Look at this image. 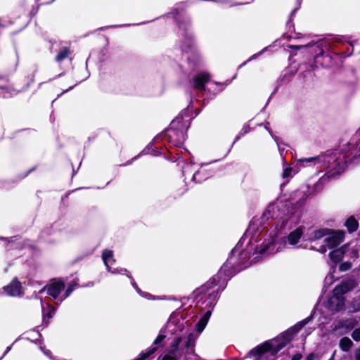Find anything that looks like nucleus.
I'll use <instances>...</instances> for the list:
<instances>
[{
	"mask_svg": "<svg viewBox=\"0 0 360 360\" xmlns=\"http://www.w3.org/2000/svg\"><path fill=\"white\" fill-rule=\"evenodd\" d=\"M143 154H150L158 156L162 154L160 149L154 146V143L150 142L142 151Z\"/></svg>",
	"mask_w": 360,
	"mask_h": 360,
	"instance_id": "5701e85b",
	"label": "nucleus"
},
{
	"mask_svg": "<svg viewBox=\"0 0 360 360\" xmlns=\"http://www.w3.org/2000/svg\"><path fill=\"white\" fill-rule=\"evenodd\" d=\"M319 157L317 156V157H311V158H304V159H301L300 161L301 162H314V161H316L318 160H319Z\"/></svg>",
	"mask_w": 360,
	"mask_h": 360,
	"instance_id": "79ce46f5",
	"label": "nucleus"
},
{
	"mask_svg": "<svg viewBox=\"0 0 360 360\" xmlns=\"http://www.w3.org/2000/svg\"><path fill=\"white\" fill-rule=\"evenodd\" d=\"M354 359L355 360H360V347L355 350Z\"/></svg>",
	"mask_w": 360,
	"mask_h": 360,
	"instance_id": "a18cd8bd",
	"label": "nucleus"
},
{
	"mask_svg": "<svg viewBox=\"0 0 360 360\" xmlns=\"http://www.w3.org/2000/svg\"><path fill=\"white\" fill-rule=\"evenodd\" d=\"M74 290H75V285L70 284L68 286V288L63 295V298L60 301H62V300L66 299L68 297H69Z\"/></svg>",
	"mask_w": 360,
	"mask_h": 360,
	"instance_id": "f704fd0d",
	"label": "nucleus"
},
{
	"mask_svg": "<svg viewBox=\"0 0 360 360\" xmlns=\"http://www.w3.org/2000/svg\"><path fill=\"white\" fill-rule=\"evenodd\" d=\"M274 246V243L273 241H264L258 250V252L261 255L267 253L269 252L271 247Z\"/></svg>",
	"mask_w": 360,
	"mask_h": 360,
	"instance_id": "bb28decb",
	"label": "nucleus"
},
{
	"mask_svg": "<svg viewBox=\"0 0 360 360\" xmlns=\"http://www.w3.org/2000/svg\"><path fill=\"white\" fill-rule=\"evenodd\" d=\"M248 127H243L240 131L239 132V134L236 136L235 138V140L233 141V143H235L236 142H237L243 135H245V134H247L248 132Z\"/></svg>",
	"mask_w": 360,
	"mask_h": 360,
	"instance_id": "e433bc0d",
	"label": "nucleus"
},
{
	"mask_svg": "<svg viewBox=\"0 0 360 360\" xmlns=\"http://www.w3.org/2000/svg\"><path fill=\"white\" fill-rule=\"evenodd\" d=\"M0 240H4V241H8V243L11 242V240L8 238L0 237Z\"/></svg>",
	"mask_w": 360,
	"mask_h": 360,
	"instance_id": "603ef678",
	"label": "nucleus"
},
{
	"mask_svg": "<svg viewBox=\"0 0 360 360\" xmlns=\"http://www.w3.org/2000/svg\"><path fill=\"white\" fill-rule=\"evenodd\" d=\"M122 271H123L124 273H127L128 271L126 269H124L122 270Z\"/></svg>",
	"mask_w": 360,
	"mask_h": 360,
	"instance_id": "13d9d810",
	"label": "nucleus"
},
{
	"mask_svg": "<svg viewBox=\"0 0 360 360\" xmlns=\"http://www.w3.org/2000/svg\"><path fill=\"white\" fill-rule=\"evenodd\" d=\"M22 284L18 280V278H14L12 281L7 285L3 287V290L4 292L9 296H19L22 294Z\"/></svg>",
	"mask_w": 360,
	"mask_h": 360,
	"instance_id": "9d476101",
	"label": "nucleus"
},
{
	"mask_svg": "<svg viewBox=\"0 0 360 360\" xmlns=\"http://www.w3.org/2000/svg\"><path fill=\"white\" fill-rule=\"evenodd\" d=\"M340 348L343 352H348L353 345L352 341L348 337H343L340 340Z\"/></svg>",
	"mask_w": 360,
	"mask_h": 360,
	"instance_id": "393cba45",
	"label": "nucleus"
},
{
	"mask_svg": "<svg viewBox=\"0 0 360 360\" xmlns=\"http://www.w3.org/2000/svg\"><path fill=\"white\" fill-rule=\"evenodd\" d=\"M36 169V167H32L31 169H28L26 172L25 173H21V174H19L18 175H16L15 176V180L13 181V182H16V181H20L23 179H25L26 176H27L32 172H33L34 170H35Z\"/></svg>",
	"mask_w": 360,
	"mask_h": 360,
	"instance_id": "7c9ffc66",
	"label": "nucleus"
},
{
	"mask_svg": "<svg viewBox=\"0 0 360 360\" xmlns=\"http://www.w3.org/2000/svg\"><path fill=\"white\" fill-rule=\"evenodd\" d=\"M292 172V167H285L283 169V174H282V177L283 179L289 177L291 175Z\"/></svg>",
	"mask_w": 360,
	"mask_h": 360,
	"instance_id": "4c0bfd02",
	"label": "nucleus"
},
{
	"mask_svg": "<svg viewBox=\"0 0 360 360\" xmlns=\"http://www.w3.org/2000/svg\"><path fill=\"white\" fill-rule=\"evenodd\" d=\"M211 311L207 310L202 316L199 319L195 326V329L198 333H200L205 329L207 322L211 316Z\"/></svg>",
	"mask_w": 360,
	"mask_h": 360,
	"instance_id": "f3484780",
	"label": "nucleus"
},
{
	"mask_svg": "<svg viewBox=\"0 0 360 360\" xmlns=\"http://www.w3.org/2000/svg\"><path fill=\"white\" fill-rule=\"evenodd\" d=\"M174 355L168 352L162 356V360H178V358L174 356Z\"/></svg>",
	"mask_w": 360,
	"mask_h": 360,
	"instance_id": "ea45409f",
	"label": "nucleus"
},
{
	"mask_svg": "<svg viewBox=\"0 0 360 360\" xmlns=\"http://www.w3.org/2000/svg\"><path fill=\"white\" fill-rule=\"evenodd\" d=\"M319 359V356L317 354H315L314 353H310L306 356V360H315Z\"/></svg>",
	"mask_w": 360,
	"mask_h": 360,
	"instance_id": "37998d69",
	"label": "nucleus"
},
{
	"mask_svg": "<svg viewBox=\"0 0 360 360\" xmlns=\"http://www.w3.org/2000/svg\"><path fill=\"white\" fill-rule=\"evenodd\" d=\"M358 285L356 281L354 278H347L343 280L340 284L336 285L333 290L337 295L343 296L347 292L353 290Z\"/></svg>",
	"mask_w": 360,
	"mask_h": 360,
	"instance_id": "1a4fd4ad",
	"label": "nucleus"
},
{
	"mask_svg": "<svg viewBox=\"0 0 360 360\" xmlns=\"http://www.w3.org/2000/svg\"><path fill=\"white\" fill-rule=\"evenodd\" d=\"M186 135L182 119L180 120L178 117L171 122L169 127L166 130L169 142L178 148L184 145Z\"/></svg>",
	"mask_w": 360,
	"mask_h": 360,
	"instance_id": "f03ea898",
	"label": "nucleus"
},
{
	"mask_svg": "<svg viewBox=\"0 0 360 360\" xmlns=\"http://www.w3.org/2000/svg\"><path fill=\"white\" fill-rule=\"evenodd\" d=\"M332 231V229L328 228H322L314 231V235L312 238H310L311 241L321 239L325 236H328L330 234V232Z\"/></svg>",
	"mask_w": 360,
	"mask_h": 360,
	"instance_id": "aec40b11",
	"label": "nucleus"
},
{
	"mask_svg": "<svg viewBox=\"0 0 360 360\" xmlns=\"http://www.w3.org/2000/svg\"><path fill=\"white\" fill-rule=\"evenodd\" d=\"M20 130H19V131H16L15 132V134H17V133H18V132H20Z\"/></svg>",
	"mask_w": 360,
	"mask_h": 360,
	"instance_id": "680f3d73",
	"label": "nucleus"
},
{
	"mask_svg": "<svg viewBox=\"0 0 360 360\" xmlns=\"http://www.w3.org/2000/svg\"><path fill=\"white\" fill-rule=\"evenodd\" d=\"M254 0H240L238 4H249L253 2Z\"/></svg>",
	"mask_w": 360,
	"mask_h": 360,
	"instance_id": "de8ad7c7",
	"label": "nucleus"
},
{
	"mask_svg": "<svg viewBox=\"0 0 360 360\" xmlns=\"http://www.w3.org/2000/svg\"><path fill=\"white\" fill-rule=\"evenodd\" d=\"M311 319V316H308L282 333L280 335L277 336V341H278L279 343L276 346L274 352L276 353L278 352L283 347H285L293 339L294 336L297 334L300 330L304 328Z\"/></svg>",
	"mask_w": 360,
	"mask_h": 360,
	"instance_id": "7ed1b4c3",
	"label": "nucleus"
},
{
	"mask_svg": "<svg viewBox=\"0 0 360 360\" xmlns=\"http://www.w3.org/2000/svg\"><path fill=\"white\" fill-rule=\"evenodd\" d=\"M345 226L349 233L355 232L359 228V222L354 216L349 217L345 222Z\"/></svg>",
	"mask_w": 360,
	"mask_h": 360,
	"instance_id": "6ab92c4d",
	"label": "nucleus"
},
{
	"mask_svg": "<svg viewBox=\"0 0 360 360\" xmlns=\"http://www.w3.org/2000/svg\"><path fill=\"white\" fill-rule=\"evenodd\" d=\"M34 1H37V2L39 1V0H34Z\"/></svg>",
	"mask_w": 360,
	"mask_h": 360,
	"instance_id": "e2e57ef3",
	"label": "nucleus"
},
{
	"mask_svg": "<svg viewBox=\"0 0 360 360\" xmlns=\"http://www.w3.org/2000/svg\"><path fill=\"white\" fill-rule=\"evenodd\" d=\"M350 311L357 312L360 311V295L355 297L349 304Z\"/></svg>",
	"mask_w": 360,
	"mask_h": 360,
	"instance_id": "cd10ccee",
	"label": "nucleus"
},
{
	"mask_svg": "<svg viewBox=\"0 0 360 360\" xmlns=\"http://www.w3.org/2000/svg\"><path fill=\"white\" fill-rule=\"evenodd\" d=\"M323 161L327 162L328 164V167L330 170H340V167H338L340 165V162L338 161V158H336L335 155H328V156H324L323 157Z\"/></svg>",
	"mask_w": 360,
	"mask_h": 360,
	"instance_id": "a211bd4d",
	"label": "nucleus"
},
{
	"mask_svg": "<svg viewBox=\"0 0 360 360\" xmlns=\"http://www.w3.org/2000/svg\"><path fill=\"white\" fill-rule=\"evenodd\" d=\"M303 234V230L302 227H298L294 231H291L288 236V241L290 245H295L300 240Z\"/></svg>",
	"mask_w": 360,
	"mask_h": 360,
	"instance_id": "dca6fc26",
	"label": "nucleus"
},
{
	"mask_svg": "<svg viewBox=\"0 0 360 360\" xmlns=\"http://www.w3.org/2000/svg\"><path fill=\"white\" fill-rule=\"evenodd\" d=\"M40 6H41V4H38L36 7L32 8V9L31 10L30 13V16L33 17V16L36 15Z\"/></svg>",
	"mask_w": 360,
	"mask_h": 360,
	"instance_id": "c03bdc74",
	"label": "nucleus"
},
{
	"mask_svg": "<svg viewBox=\"0 0 360 360\" xmlns=\"http://www.w3.org/2000/svg\"><path fill=\"white\" fill-rule=\"evenodd\" d=\"M216 287H217L216 289L212 288L206 294L203 295H198L195 293V290L193 292L195 298L198 300V302L205 304V307L207 308V310H210L211 312L217 304V300L219 298V294L224 290H220L219 285H216Z\"/></svg>",
	"mask_w": 360,
	"mask_h": 360,
	"instance_id": "20e7f679",
	"label": "nucleus"
},
{
	"mask_svg": "<svg viewBox=\"0 0 360 360\" xmlns=\"http://www.w3.org/2000/svg\"><path fill=\"white\" fill-rule=\"evenodd\" d=\"M210 75L207 72H201L195 75L193 78V87L199 91L205 90V84L209 82Z\"/></svg>",
	"mask_w": 360,
	"mask_h": 360,
	"instance_id": "9b49d317",
	"label": "nucleus"
},
{
	"mask_svg": "<svg viewBox=\"0 0 360 360\" xmlns=\"http://www.w3.org/2000/svg\"><path fill=\"white\" fill-rule=\"evenodd\" d=\"M128 276H129L130 278H131V280H132V283H131V284H132V285L134 286V288H136V289H138V285H137L136 283L134 281V278H133L131 276H129V275H128Z\"/></svg>",
	"mask_w": 360,
	"mask_h": 360,
	"instance_id": "3c124183",
	"label": "nucleus"
},
{
	"mask_svg": "<svg viewBox=\"0 0 360 360\" xmlns=\"http://www.w3.org/2000/svg\"><path fill=\"white\" fill-rule=\"evenodd\" d=\"M6 89V87H5V86H0V89Z\"/></svg>",
	"mask_w": 360,
	"mask_h": 360,
	"instance_id": "4d7b16f0",
	"label": "nucleus"
},
{
	"mask_svg": "<svg viewBox=\"0 0 360 360\" xmlns=\"http://www.w3.org/2000/svg\"><path fill=\"white\" fill-rule=\"evenodd\" d=\"M184 38L186 41L181 44V49L182 51L188 53L191 51L193 49V37L191 34H186Z\"/></svg>",
	"mask_w": 360,
	"mask_h": 360,
	"instance_id": "412c9836",
	"label": "nucleus"
},
{
	"mask_svg": "<svg viewBox=\"0 0 360 360\" xmlns=\"http://www.w3.org/2000/svg\"><path fill=\"white\" fill-rule=\"evenodd\" d=\"M113 252L112 250H105L102 253V258L105 264L108 266L107 261L108 259L112 257Z\"/></svg>",
	"mask_w": 360,
	"mask_h": 360,
	"instance_id": "473e14b6",
	"label": "nucleus"
},
{
	"mask_svg": "<svg viewBox=\"0 0 360 360\" xmlns=\"http://www.w3.org/2000/svg\"><path fill=\"white\" fill-rule=\"evenodd\" d=\"M195 345V338L193 333H190L186 338V341L185 342V347L186 348H190L191 347H194Z\"/></svg>",
	"mask_w": 360,
	"mask_h": 360,
	"instance_id": "2f4dec72",
	"label": "nucleus"
},
{
	"mask_svg": "<svg viewBox=\"0 0 360 360\" xmlns=\"http://www.w3.org/2000/svg\"><path fill=\"white\" fill-rule=\"evenodd\" d=\"M137 157H134V158L131 159V160L130 161V163L135 159H136Z\"/></svg>",
	"mask_w": 360,
	"mask_h": 360,
	"instance_id": "bf43d9fd",
	"label": "nucleus"
},
{
	"mask_svg": "<svg viewBox=\"0 0 360 360\" xmlns=\"http://www.w3.org/2000/svg\"><path fill=\"white\" fill-rule=\"evenodd\" d=\"M181 341V338H177L174 340L172 343V349L169 351V354H175L178 350L179 345Z\"/></svg>",
	"mask_w": 360,
	"mask_h": 360,
	"instance_id": "c756f323",
	"label": "nucleus"
},
{
	"mask_svg": "<svg viewBox=\"0 0 360 360\" xmlns=\"http://www.w3.org/2000/svg\"><path fill=\"white\" fill-rule=\"evenodd\" d=\"M295 11H296V9L292 10L291 13H290V15L292 16Z\"/></svg>",
	"mask_w": 360,
	"mask_h": 360,
	"instance_id": "6e6d98bb",
	"label": "nucleus"
},
{
	"mask_svg": "<svg viewBox=\"0 0 360 360\" xmlns=\"http://www.w3.org/2000/svg\"><path fill=\"white\" fill-rule=\"evenodd\" d=\"M352 338L354 341H360V326L354 329L352 333Z\"/></svg>",
	"mask_w": 360,
	"mask_h": 360,
	"instance_id": "c9c22d12",
	"label": "nucleus"
},
{
	"mask_svg": "<svg viewBox=\"0 0 360 360\" xmlns=\"http://www.w3.org/2000/svg\"><path fill=\"white\" fill-rule=\"evenodd\" d=\"M158 351V347H150L145 352H141L134 360H146Z\"/></svg>",
	"mask_w": 360,
	"mask_h": 360,
	"instance_id": "b1692460",
	"label": "nucleus"
},
{
	"mask_svg": "<svg viewBox=\"0 0 360 360\" xmlns=\"http://www.w3.org/2000/svg\"><path fill=\"white\" fill-rule=\"evenodd\" d=\"M349 256L353 260L359 257V250L357 249H352L349 252Z\"/></svg>",
	"mask_w": 360,
	"mask_h": 360,
	"instance_id": "58836bf2",
	"label": "nucleus"
},
{
	"mask_svg": "<svg viewBox=\"0 0 360 360\" xmlns=\"http://www.w3.org/2000/svg\"><path fill=\"white\" fill-rule=\"evenodd\" d=\"M236 252H238L236 248L231 251L229 257L217 274L211 277L205 283L197 288L195 290V293L198 295L206 294L210 289L214 288L217 285H220V290L226 288L229 278L233 276L235 274L233 257Z\"/></svg>",
	"mask_w": 360,
	"mask_h": 360,
	"instance_id": "f257e3e1",
	"label": "nucleus"
},
{
	"mask_svg": "<svg viewBox=\"0 0 360 360\" xmlns=\"http://www.w3.org/2000/svg\"><path fill=\"white\" fill-rule=\"evenodd\" d=\"M9 349H10V347H7V349H6V353Z\"/></svg>",
	"mask_w": 360,
	"mask_h": 360,
	"instance_id": "052dcab7",
	"label": "nucleus"
},
{
	"mask_svg": "<svg viewBox=\"0 0 360 360\" xmlns=\"http://www.w3.org/2000/svg\"><path fill=\"white\" fill-rule=\"evenodd\" d=\"M302 358V354L297 353L292 356L291 360H300Z\"/></svg>",
	"mask_w": 360,
	"mask_h": 360,
	"instance_id": "49530a36",
	"label": "nucleus"
},
{
	"mask_svg": "<svg viewBox=\"0 0 360 360\" xmlns=\"http://www.w3.org/2000/svg\"><path fill=\"white\" fill-rule=\"evenodd\" d=\"M65 288V283L63 281L53 279L44 287L42 291H46L47 295L56 300Z\"/></svg>",
	"mask_w": 360,
	"mask_h": 360,
	"instance_id": "423d86ee",
	"label": "nucleus"
},
{
	"mask_svg": "<svg viewBox=\"0 0 360 360\" xmlns=\"http://www.w3.org/2000/svg\"><path fill=\"white\" fill-rule=\"evenodd\" d=\"M279 343L277 337L274 339V343L271 340L265 341L250 350V354L254 356H260L266 352H271V356H276L278 352H275L276 346Z\"/></svg>",
	"mask_w": 360,
	"mask_h": 360,
	"instance_id": "39448f33",
	"label": "nucleus"
},
{
	"mask_svg": "<svg viewBox=\"0 0 360 360\" xmlns=\"http://www.w3.org/2000/svg\"><path fill=\"white\" fill-rule=\"evenodd\" d=\"M314 62L324 68H329L335 64L331 55L325 53L323 51H321L319 53L314 56Z\"/></svg>",
	"mask_w": 360,
	"mask_h": 360,
	"instance_id": "f8f14e48",
	"label": "nucleus"
},
{
	"mask_svg": "<svg viewBox=\"0 0 360 360\" xmlns=\"http://www.w3.org/2000/svg\"><path fill=\"white\" fill-rule=\"evenodd\" d=\"M327 245H322L320 246L319 251L321 253H325L326 252Z\"/></svg>",
	"mask_w": 360,
	"mask_h": 360,
	"instance_id": "09e8293b",
	"label": "nucleus"
},
{
	"mask_svg": "<svg viewBox=\"0 0 360 360\" xmlns=\"http://www.w3.org/2000/svg\"><path fill=\"white\" fill-rule=\"evenodd\" d=\"M177 25L180 30L184 31V37H186V34H189L187 32L188 30L189 29L190 25H191V22H190L189 20H177Z\"/></svg>",
	"mask_w": 360,
	"mask_h": 360,
	"instance_id": "a878e982",
	"label": "nucleus"
},
{
	"mask_svg": "<svg viewBox=\"0 0 360 360\" xmlns=\"http://www.w3.org/2000/svg\"><path fill=\"white\" fill-rule=\"evenodd\" d=\"M290 47L292 49H295V50H300V49H301L302 46H298V45H291Z\"/></svg>",
	"mask_w": 360,
	"mask_h": 360,
	"instance_id": "8fccbe9b",
	"label": "nucleus"
},
{
	"mask_svg": "<svg viewBox=\"0 0 360 360\" xmlns=\"http://www.w3.org/2000/svg\"><path fill=\"white\" fill-rule=\"evenodd\" d=\"M344 255H345L342 253L340 250H338L337 248L330 251L329 253V257L330 260L335 264L340 262L342 260Z\"/></svg>",
	"mask_w": 360,
	"mask_h": 360,
	"instance_id": "4be33fe9",
	"label": "nucleus"
},
{
	"mask_svg": "<svg viewBox=\"0 0 360 360\" xmlns=\"http://www.w3.org/2000/svg\"><path fill=\"white\" fill-rule=\"evenodd\" d=\"M352 266V264L351 262H342L339 266L340 271H346L349 270Z\"/></svg>",
	"mask_w": 360,
	"mask_h": 360,
	"instance_id": "72a5a7b5",
	"label": "nucleus"
},
{
	"mask_svg": "<svg viewBox=\"0 0 360 360\" xmlns=\"http://www.w3.org/2000/svg\"><path fill=\"white\" fill-rule=\"evenodd\" d=\"M212 176V173L205 166H201L193 175L192 180L201 184Z\"/></svg>",
	"mask_w": 360,
	"mask_h": 360,
	"instance_id": "ddd939ff",
	"label": "nucleus"
},
{
	"mask_svg": "<svg viewBox=\"0 0 360 360\" xmlns=\"http://www.w3.org/2000/svg\"><path fill=\"white\" fill-rule=\"evenodd\" d=\"M345 232L343 230L332 229L330 234L324 239V242L328 248H336L344 240Z\"/></svg>",
	"mask_w": 360,
	"mask_h": 360,
	"instance_id": "0eeeda50",
	"label": "nucleus"
},
{
	"mask_svg": "<svg viewBox=\"0 0 360 360\" xmlns=\"http://www.w3.org/2000/svg\"><path fill=\"white\" fill-rule=\"evenodd\" d=\"M165 338H166V335H165L160 333L156 337L155 340L153 341L152 347H158V349L159 347H163L164 345H165L164 341H165Z\"/></svg>",
	"mask_w": 360,
	"mask_h": 360,
	"instance_id": "c85d7f7f",
	"label": "nucleus"
},
{
	"mask_svg": "<svg viewBox=\"0 0 360 360\" xmlns=\"http://www.w3.org/2000/svg\"><path fill=\"white\" fill-rule=\"evenodd\" d=\"M247 254H248V252L242 251V252H240L239 255H240V257H242V256H243V255H245V256H246V255H247Z\"/></svg>",
	"mask_w": 360,
	"mask_h": 360,
	"instance_id": "5fc2aeb1",
	"label": "nucleus"
},
{
	"mask_svg": "<svg viewBox=\"0 0 360 360\" xmlns=\"http://www.w3.org/2000/svg\"><path fill=\"white\" fill-rule=\"evenodd\" d=\"M73 87H74V86H70L68 89H67L65 90H63V92L60 94H62L63 93H65V92H68L69 90L72 89Z\"/></svg>",
	"mask_w": 360,
	"mask_h": 360,
	"instance_id": "864d4df0",
	"label": "nucleus"
},
{
	"mask_svg": "<svg viewBox=\"0 0 360 360\" xmlns=\"http://www.w3.org/2000/svg\"><path fill=\"white\" fill-rule=\"evenodd\" d=\"M349 245V243H346V244H344L343 245H342L341 247L338 248L337 249H338V250H340V251L342 252V253L343 255H345V254H346V252L348 251Z\"/></svg>",
	"mask_w": 360,
	"mask_h": 360,
	"instance_id": "a19ab883",
	"label": "nucleus"
},
{
	"mask_svg": "<svg viewBox=\"0 0 360 360\" xmlns=\"http://www.w3.org/2000/svg\"><path fill=\"white\" fill-rule=\"evenodd\" d=\"M345 298L337 295L333 290V295L328 300V308L333 312H338L344 309Z\"/></svg>",
	"mask_w": 360,
	"mask_h": 360,
	"instance_id": "6e6552de",
	"label": "nucleus"
},
{
	"mask_svg": "<svg viewBox=\"0 0 360 360\" xmlns=\"http://www.w3.org/2000/svg\"><path fill=\"white\" fill-rule=\"evenodd\" d=\"M72 51L69 46H61L59 48L56 56L55 61L60 64L62 62L67 59H70Z\"/></svg>",
	"mask_w": 360,
	"mask_h": 360,
	"instance_id": "4468645a",
	"label": "nucleus"
},
{
	"mask_svg": "<svg viewBox=\"0 0 360 360\" xmlns=\"http://www.w3.org/2000/svg\"><path fill=\"white\" fill-rule=\"evenodd\" d=\"M56 311V307L51 304H47V307L42 309V317H43V325L46 327L50 320L53 318V316Z\"/></svg>",
	"mask_w": 360,
	"mask_h": 360,
	"instance_id": "2eb2a0df",
	"label": "nucleus"
}]
</instances>
